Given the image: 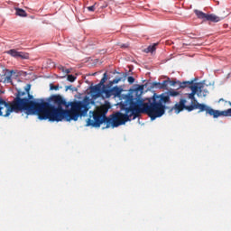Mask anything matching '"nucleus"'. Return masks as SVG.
<instances>
[{
  "instance_id": "nucleus-1",
  "label": "nucleus",
  "mask_w": 231,
  "mask_h": 231,
  "mask_svg": "<svg viewBox=\"0 0 231 231\" xmlns=\"http://www.w3.org/2000/svg\"><path fill=\"white\" fill-rule=\"evenodd\" d=\"M15 97L11 102L0 97V116L9 117L12 112H23L26 114H37L41 121L50 122L78 121L80 117V100L67 102L62 96H51L48 101L43 99L41 102L33 100V96L29 91L28 97L24 90L17 89Z\"/></svg>"
},
{
  "instance_id": "nucleus-2",
  "label": "nucleus",
  "mask_w": 231,
  "mask_h": 231,
  "mask_svg": "<svg viewBox=\"0 0 231 231\" xmlns=\"http://www.w3.org/2000/svg\"><path fill=\"white\" fill-rule=\"evenodd\" d=\"M171 96L176 97L180 96L178 90L171 89L168 94L152 96L144 100L141 97H134L132 94L125 96V124L139 117L140 114H147L152 121L162 117L167 109L166 104H171Z\"/></svg>"
},
{
  "instance_id": "nucleus-3",
  "label": "nucleus",
  "mask_w": 231,
  "mask_h": 231,
  "mask_svg": "<svg viewBox=\"0 0 231 231\" xmlns=\"http://www.w3.org/2000/svg\"><path fill=\"white\" fill-rule=\"evenodd\" d=\"M191 92L188 95L189 99H191V105L187 106L186 111L191 112L195 109H199V112H205L208 116H213L214 118L220 117L221 116H224L225 117L231 116V102L228 100H225L223 98L219 99L218 102H223L225 106L229 104L230 109L226 110H215L212 109L209 106H207V104H200L199 100L196 99L195 96L196 94L199 96V92L200 89H202L203 86L199 84V82H195L194 80L192 84H189V86Z\"/></svg>"
},
{
  "instance_id": "nucleus-4",
  "label": "nucleus",
  "mask_w": 231,
  "mask_h": 231,
  "mask_svg": "<svg viewBox=\"0 0 231 231\" xmlns=\"http://www.w3.org/2000/svg\"><path fill=\"white\" fill-rule=\"evenodd\" d=\"M106 80H107V74L105 72L102 79L98 84L96 86H93L90 88V92L93 95L94 97H103L106 99H108L109 97H117L122 94L121 88H118V86H116L113 88L114 84H117L122 80V78H116V79L110 80L108 84H105Z\"/></svg>"
},
{
  "instance_id": "nucleus-5",
  "label": "nucleus",
  "mask_w": 231,
  "mask_h": 231,
  "mask_svg": "<svg viewBox=\"0 0 231 231\" xmlns=\"http://www.w3.org/2000/svg\"><path fill=\"white\" fill-rule=\"evenodd\" d=\"M194 13L199 19H203L204 21H212L213 23L221 21L219 16H217L216 14H207L203 11H199V9H195Z\"/></svg>"
},
{
  "instance_id": "nucleus-6",
  "label": "nucleus",
  "mask_w": 231,
  "mask_h": 231,
  "mask_svg": "<svg viewBox=\"0 0 231 231\" xmlns=\"http://www.w3.org/2000/svg\"><path fill=\"white\" fill-rule=\"evenodd\" d=\"M6 53L13 56V58H22V60H28L30 58L28 52L19 51L16 49H9V51H6Z\"/></svg>"
},
{
  "instance_id": "nucleus-7",
  "label": "nucleus",
  "mask_w": 231,
  "mask_h": 231,
  "mask_svg": "<svg viewBox=\"0 0 231 231\" xmlns=\"http://www.w3.org/2000/svg\"><path fill=\"white\" fill-rule=\"evenodd\" d=\"M184 109H187V99H180L171 107V111L180 114V112L184 111Z\"/></svg>"
},
{
  "instance_id": "nucleus-8",
  "label": "nucleus",
  "mask_w": 231,
  "mask_h": 231,
  "mask_svg": "<svg viewBox=\"0 0 231 231\" xmlns=\"http://www.w3.org/2000/svg\"><path fill=\"white\" fill-rule=\"evenodd\" d=\"M199 84H201V86H202L201 89H199V92H198L199 97H206V96H208L209 90L207 89L204 82H199Z\"/></svg>"
},
{
  "instance_id": "nucleus-9",
  "label": "nucleus",
  "mask_w": 231,
  "mask_h": 231,
  "mask_svg": "<svg viewBox=\"0 0 231 231\" xmlns=\"http://www.w3.org/2000/svg\"><path fill=\"white\" fill-rule=\"evenodd\" d=\"M169 80H162V82H153V86L159 89H167Z\"/></svg>"
},
{
  "instance_id": "nucleus-10",
  "label": "nucleus",
  "mask_w": 231,
  "mask_h": 231,
  "mask_svg": "<svg viewBox=\"0 0 231 231\" xmlns=\"http://www.w3.org/2000/svg\"><path fill=\"white\" fill-rule=\"evenodd\" d=\"M194 80H183V82H180V80H178V84L180 88H189L190 84H193Z\"/></svg>"
},
{
  "instance_id": "nucleus-11",
  "label": "nucleus",
  "mask_w": 231,
  "mask_h": 231,
  "mask_svg": "<svg viewBox=\"0 0 231 231\" xmlns=\"http://www.w3.org/2000/svg\"><path fill=\"white\" fill-rule=\"evenodd\" d=\"M15 11H16L17 16H21L23 18H25L28 15L25 9H22L21 7H16Z\"/></svg>"
},
{
  "instance_id": "nucleus-12",
  "label": "nucleus",
  "mask_w": 231,
  "mask_h": 231,
  "mask_svg": "<svg viewBox=\"0 0 231 231\" xmlns=\"http://www.w3.org/2000/svg\"><path fill=\"white\" fill-rule=\"evenodd\" d=\"M156 43L152 44V46H148L147 52H153L156 50Z\"/></svg>"
},
{
  "instance_id": "nucleus-13",
  "label": "nucleus",
  "mask_w": 231,
  "mask_h": 231,
  "mask_svg": "<svg viewBox=\"0 0 231 231\" xmlns=\"http://www.w3.org/2000/svg\"><path fill=\"white\" fill-rule=\"evenodd\" d=\"M67 79L69 80V82H74L77 79V78L76 76H73V74H69L67 76Z\"/></svg>"
},
{
  "instance_id": "nucleus-14",
  "label": "nucleus",
  "mask_w": 231,
  "mask_h": 231,
  "mask_svg": "<svg viewBox=\"0 0 231 231\" xmlns=\"http://www.w3.org/2000/svg\"><path fill=\"white\" fill-rule=\"evenodd\" d=\"M14 72V70H11V72L8 74V76H5V80H6L7 82H12V73Z\"/></svg>"
},
{
  "instance_id": "nucleus-15",
  "label": "nucleus",
  "mask_w": 231,
  "mask_h": 231,
  "mask_svg": "<svg viewBox=\"0 0 231 231\" xmlns=\"http://www.w3.org/2000/svg\"><path fill=\"white\" fill-rule=\"evenodd\" d=\"M25 94H27L28 95V97H29V94H30V91H31V89H32V86H31V84H27V86H25Z\"/></svg>"
},
{
  "instance_id": "nucleus-16",
  "label": "nucleus",
  "mask_w": 231,
  "mask_h": 231,
  "mask_svg": "<svg viewBox=\"0 0 231 231\" xmlns=\"http://www.w3.org/2000/svg\"><path fill=\"white\" fill-rule=\"evenodd\" d=\"M60 89V86L57 85V86H54L53 84H51V90L53 91H58Z\"/></svg>"
},
{
  "instance_id": "nucleus-17",
  "label": "nucleus",
  "mask_w": 231,
  "mask_h": 231,
  "mask_svg": "<svg viewBox=\"0 0 231 231\" xmlns=\"http://www.w3.org/2000/svg\"><path fill=\"white\" fill-rule=\"evenodd\" d=\"M77 91V88H73L72 86H66V91Z\"/></svg>"
},
{
  "instance_id": "nucleus-18",
  "label": "nucleus",
  "mask_w": 231,
  "mask_h": 231,
  "mask_svg": "<svg viewBox=\"0 0 231 231\" xmlns=\"http://www.w3.org/2000/svg\"><path fill=\"white\" fill-rule=\"evenodd\" d=\"M171 86H176L178 84V80H168Z\"/></svg>"
},
{
  "instance_id": "nucleus-19",
  "label": "nucleus",
  "mask_w": 231,
  "mask_h": 231,
  "mask_svg": "<svg viewBox=\"0 0 231 231\" xmlns=\"http://www.w3.org/2000/svg\"><path fill=\"white\" fill-rule=\"evenodd\" d=\"M134 78H133V76H129V78H128V82L130 83V84H134Z\"/></svg>"
},
{
  "instance_id": "nucleus-20",
  "label": "nucleus",
  "mask_w": 231,
  "mask_h": 231,
  "mask_svg": "<svg viewBox=\"0 0 231 231\" xmlns=\"http://www.w3.org/2000/svg\"><path fill=\"white\" fill-rule=\"evenodd\" d=\"M87 9H88V11H95L96 6H95V5H93L92 6H88Z\"/></svg>"
},
{
  "instance_id": "nucleus-21",
  "label": "nucleus",
  "mask_w": 231,
  "mask_h": 231,
  "mask_svg": "<svg viewBox=\"0 0 231 231\" xmlns=\"http://www.w3.org/2000/svg\"><path fill=\"white\" fill-rule=\"evenodd\" d=\"M65 72L69 75V72H70V69H66Z\"/></svg>"
},
{
  "instance_id": "nucleus-22",
  "label": "nucleus",
  "mask_w": 231,
  "mask_h": 231,
  "mask_svg": "<svg viewBox=\"0 0 231 231\" xmlns=\"http://www.w3.org/2000/svg\"><path fill=\"white\" fill-rule=\"evenodd\" d=\"M138 89H139L140 91H143V86H139Z\"/></svg>"
},
{
  "instance_id": "nucleus-23",
  "label": "nucleus",
  "mask_w": 231,
  "mask_h": 231,
  "mask_svg": "<svg viewBox=\"0 0 231 231\" xmlns=\"http://www.w3.org/2000/svg\"><path fill=\"white\" fill-rule=\"evenodd\" d=\"M127 76H128V72H125V73L124 74V77H125V78H127Z\"/></svg>"
}]
</instances>
